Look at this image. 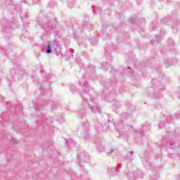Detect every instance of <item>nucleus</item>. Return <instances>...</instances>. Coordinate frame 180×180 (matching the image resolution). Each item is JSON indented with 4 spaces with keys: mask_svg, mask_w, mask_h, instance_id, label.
<instances>
[{
    "mask_svg": "<svg viewBox=\"0 0 180 180\" xmlns=\"http://www.w3.org/2000/svg\"><path fill=\"white\" fill-rule=\"evenodd\" d=\"M82 103L79 110V113L80 116L84 117L86 115V108H88V103L84 99V98H82Z\"/></svg>",
    "mask_w": 180,
    "mask_h": 180,
    "instance_id": "f257e3e1",
    "label": "nucleus"
},
{
    "mask_svg": "<svg viewBox=\"0 0 180 180\" xmlns=\"http://www.w3.org/2000/svg\"><path fill=\"white\" fill-rule=\"evenodd\" d=\"M91 110L93 113H98L99 112V108L96 105L91 106Z\"/></svg>",
    "mask_w": 180,
    "mask_h": 180,
    "instance_id": "f03ea898",
    "label": "nucleus"
},
{
    "mask_svg": "<svg viewBox=\"0 0 180 180\" xmlns=\"http://www.w3.org/2000/svg\"><path fill=\"white\" fill-rule=\"evenodd\" d=\"M108 172H112V175H115V174H117V172L116 169H115V168L112 169V168H110V167L108 168Z\"/></svg>",
    "mask_w": 180,
    "mask_h": 180,
    "instance_id": "7ed1b4c3",
    "label": "nucleus"
},
{
    "mask_svg": "<svg viewBox=\"0 0 180 180\" xmlns=\"http://www.w3.org/2000/svg\"><path fill=\"white\" fill-rule=\"evenodd\" d=\"M83 127L84 129H89V123H88V121L83 122Z\"/></svg>",
    "mask_w": 180,
    "mask_h": 180,
    "instance_id": "20e7f679",
    "label": "nucleus"
},
{
    "mask_svg": "<svg viewBox=\"0 0 180 180\" xmlns=\"http://www.w3.org/2000/svg\"><path fill=\"white\" fill-rule=\"evenodd\" d=\"M51 53V46L50 45H48L46 46V54H50Z\"/></svg>",
    "mask_w": 180,
    "mask_h": 180,
    "instance_id": "39448f33",
    "label": "nucleus"
},
{
    "mask_svg": "<svg viewBox=\"0 0 180 180\" xmlns=\"http://www.w3.org/2000/svg\"><path fill=\"white\" fill-rule=\"evenodd\" d=\"M66 144L68 146V147H70L71 146V144H72V140L69 139L66 141Z\"/></svg>",
    "mask_w": 180,
    "mask_h": 180,
    "instance_id": "423d86ee",
    "label": "nucleus"
},
{
    "mask_svg": "<svg viewBox=\"0 0 180 180\" xmlns=\"http://www.w3.org/2000/svg\"><path fill=\"white\" fill-rule=\"evenodd\" d=\"M169 46H174V41H171V43L169 42Z\"/></svg>",
    "mask_w": 180,
    "mask_h": 180,
    "instance_id": "0eeeda50",
    "label": "nucleus"
},
{
    "mask_svg": "<svg viewBox=\"0 0 180 180\" xmlns=\"http://www.w3.org/2000/svg\"><path fill=\"white\" fill-rule=\"evenodd\" d=\"M113 153V150H111L110 152H108L107 154H112Z\"/></svg>",
    "mask_w": 180,
    "mask_h": 180,
    "instance_id": "6e6552de",
    "label": "nucleus"
},
{
    "mask_svg": "<svg viewBox=\"0 0 180 180\" xmlns=\"http://www.w3.org/2000/svg\"><path fill=\"white\" fill-rule=\"evenodd\" d=\"M55 46H56V47H58V46H59L58 42H56V43L55 44Z\"/></svg>",
    "mask_w": 180,
    "mask_h": 180,
    "instance_id": "1a4fd4ad",
    "label": "nucleus"
},
{
    "mask_svg": "<svg viewBox=\"0 0 180 180\" xmlns=\"http://www.w3.org/2000/svg\"><path fill=\"white\" fill-rule=\"evenodd\" d=\"M70 91H72V92H74V90H72V89H70Z\"/></svg>",
    "mask_w": 180,
    "mask_h": 180,
    "instance_id": "9d476101",
    "label": "nucleus"
}]
</instances>
